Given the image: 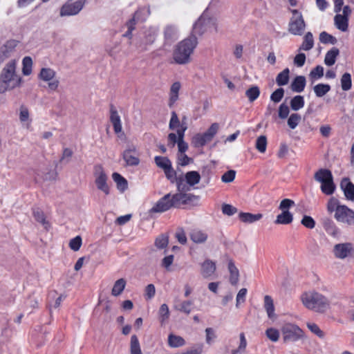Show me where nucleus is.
<instances>
[{
	"mask_svg": "<svg viewBox=\"0 0 354 354\" xmlns=\"http://www.w3.org/2000/svg\"><path fill=\"white\" fill-rule=\"evenodd\" d=\"M267 147V138L266 136H260L256 140L255 147L261 153H264Z\"/></svg>",
	"mask_w": 354,
	"mask_h": 354,
	"instance_id": "09e8293b",
	"label": "nucleus"
},
{
	"mask_svg": "<svg viewBox=\"0 0 354 354\" xmlns=\"http://www.w3.org/2000/svg\"><path fill=\"white\" fill-rule=\"evenodd\" d=\"M266 335L267 337L272 342H277L279 337V332L278 330L274 328H269L266 330Z\"/></svg>",
	"mask_w": 354,
	"mask_h": 354,
	"instance_id": "5fc2aeb1",
	"label": "nucleus"
},
{
	"mask_svg": "<svg viewBox=\"0 0 354 354\" xmlns=\"http://www.w3.org/2000/svg\"><path fill=\"white\" fill-rule=\"evenodd\" d=\"M334 23L335 27L342 32L348 30V17L343 16L340 14H337L334 17Z\"/></svg>",
	"mask_w": 354,
	"mask_h": 354,
	"instance_id": "aec40b11",
	"label": "nucleus"
},
{
	"mask_svg": "<svg viewBox=\"0 0 354 354\" xmlns=\"http://www.w3.org/2000/svg\"><path fill=\"white\" fill-rule=\"evenodd\" d=\"M136 149L134 147L132 149H126L122 154L123 159L129 166H136L139 164L140 160L135 156Z\"/></svg>",
	"mask_w": 354,
	"mask_h": 354,
	"instance_id": "a211bd4d",
	"label": "nucleus"
},
{
	"mask_svg": "<svg viewBox=\"0 0 354 354\" xmlns=\"http://www.w3.org/2000/svg\"><path fill=\"white\" fill-rule=\"evenodd\" d=\"M158 315L160 324L161 325H163L165 322L168 319L169 317V307L166 304H163L160 306Z\"/></svg>",
	"mask_w": 354,
	"mask_h": 354,
	"instance_id": "c03bdc74",
	"label": "nucleus"
},
{
	"mask_svg": "<svg viewBox=\"0 0 354 354\" xmlns=\"http://www.w3.org/2000/svg\"><path fill=\"white\" fill-rule=\"evenodd\" d=\"M290 79V70L286 68L283 71L279 73L276 77V82L278 86H285L286 85Z\"/></svg>",
	"mask_w": 354,
	"mask_h": 354,
	"instance_id": "72a5a7b5",
	"label": "nucleus"
},
{
	"mask_svg": "<svg viewBox=\"0 0 354 354\" xmlns=\"http://www.w3.org/2000/svg\"><path fill=\"white\" fill-rule=\"evenodd\" d=\"M295 205V202L289 198L282 200L279 204V209L281 211H288V209Z\"/></svg>",
	"mask_w": 354,
	"mask_h": 354,
	"instance_id": "69168bd1",
	"label": "nucleus"
},
{
	"mask_svg": "<svg viewBox=\"0 0 354 354\" xmlns=\"http://www.w3.org/2000/svg\"><path fill=\"white\" fill-rule=\"evenodd\" d=\"M304 104L305 102L304 96L299 95L293 97L290 102V108L295 111L302 109L304 106Z\"/></svg>",
	"mask_w": 354,
	"mask_h": 354,
	"instance_id": "473e14b6",
	"label": "nucleus"
},
{
	"mask_svg": "<svg viewBox=\"0 0 354 354\" xmlns=\"http://www.w3.org/2000/svg\"><path fill=\"white\" fill-rule=\"evenodd\" d=\"M301 223L308 229H313L315 226V220L311 216L307 215L303 216Z\"/></svg>",
	"mask_w": 354,
	"mask_h": 354,
	"instance_id": "bf43d9fd",
	"label": "nucleus"
},
{
	"mask_svg": "<svg viewBox=\"0 0 354 354\" xmlns=\"http://www.w3.org/2000/svg\"><path fill=\"white\" fill-rule=\"evenodd\" d=\"M16 64L9 62L2 69L0 75V93H4L20 86L21 77L16 74Z\"/></svg>",
	"mask_w": 354,
	"mask_h": 354,
	"instance_id": "f03ea898",
	"label": "nucleus"
},
{
	"mask_svg": "<svg viewBox=\"0 0 354 354\" xmlns=\"http://www.w3.org/2000/svg\"><path fill=\"white\" fill-rule=\"evenodd\" d=\"M164 172L167 178L171 182V183H174L176 180L177 176L176 171L173 169L172 165L165 170Z\"/></svg>",
	"mask_w": 354,
	"mask_h": 354,
	"instance_id": "0e129e2a",
	"label": "nucleus"
},
{
	"mask_svg": "<svg viewBox=\"0 0 354 354\" xmlns=\"http://www.w3.org/2000/svg\"><path fill=\"white\" fill-rule=\"evenodd\" d=\"M222 212L225 215L232 216L237 212V209L231 205L224 204L222 205Z\"/></svg>",
	"mask_w": 354,
	"mask_h": 354,
	"instance_id": "774afa93",
	"label": "nucleus"
},
{
	"mask_svg": "<svg viewBox=\"0 0 354 354\" xmlns=\"http://www.w3.org/2000/svg\"><path fill=\"white\" fill-rule=\"evenodd\" d=\"M172 207H175L173 196L171 194H167L160 198L149 209V214L163 213L169 210Z\"/></svg>",
	"mask_w": 354,
	"mask_h": 354,
	"instance_id": "423d86ee",
	"label": "nucleus"
},
{
	"mask_svg": "<svg viewBox=\"0 0 354 354\" xmlns=\"http://www.w3.org/2000/svg\"><path fill=\"white\" fill-rule=\"evenodd\" d=\"M324 76V67L318 65L315 67L309 74L310 79L313 82L315 80H319Z\"/></svg>",
	"mask_w": 354,
	"mask_h": 354,
	"instance_id": "49530a36",
	"label": "nucleus"
},
{
	"mask_svg": "<svg viewBox=\"0 0 354 354\" xmlns=\"http://www.w3.org/2000/svg\"><path fill=\"white\" fill-rule=\"evenodd\" d=\"M264 308L270 319H273L276 318L274 301L272 297L269 295H266L264 297Z\"/></svg>",
	"mask_w": 354,
	"mask_h": 354,
	"instance_id": "b1692460",
	"label": "nucleus"
},
{
	"mask_svg": "<svg viewBox=\"0 0 354 354\" xmlns=\"http://www.w3.org/2000/svg\"><path fill=\"white\" fill-rule=\"evenodd\" d=\"M216 268L215 263L209 259H207L201 264V274L203 278L212 279Z\"/></svg>",
	"mask_w": 354,
	"mask_h": 354,
	"instance_id": "4468645a",
	"label": "nucleus"
},
{
	"mask_svg": "<svg viewBox=\"0 0 354 354\" xmlns=\"http://www.w3.org/2000/svg\"><path fill=\"white\" fill-rule=\"evenodd\" d=\"M198 44L196 36L191 34L175 46L173 58L176 64H185L189 62L190 55Z\"/></svg>",
	"mask_w": 354,
	"mask_h": 354,
	"instance_id": "f257e3e1",
	"label": "nucleus"
},
{
	"mask_svg": "<svg viewBox=\"0 0 354 354\" xmlns=\"http://www.w3.org/2000/svg\"><path fill=\"white\" fill-rule=\"evenodd\" d=\"M319 41L321 43L326 44H335L337 41L336 37L328 34V32L323 31L319 34Z\"/></svg>",
	"mask_w": 354,
	"mask_h": 354,
	"instance_id": "de8ad7c7",
	"label": "nucleus"
},
{
	"mask_svg": "<svg viewBox=\"0 0 354 354\" xmlns=\"http://www.w3.org/2000/svg\"><path fill=\"white\" fill-rule=\"evenodd\" d=\"M301 117L299 113H292L288 119V125L291 129H295L299 122Z\"/></svg>",
	"mask_w": 354,
	"mask_h": 354,
	"instance_id": "3c124183",
	"label": "nucleus"
},
{
	"mask_svg": "<svg viewBox=\"0 0 354 354\" xmlns=\"http://www.w3.org/2000/svg\"><path fill=\"white\" fill-rule=\"evenodd\" d=\"M182 192H183L172 195L175 203V207H179L181 204L187 205L194 200L198 199V196L192 194H186Z\"/></svg>",
	"mask_w": 354,
	"mask_h": 354,
	"instance_id": "f8f14e48",
	"label": "nucleus"
},
{
	"mask_svg": "<svg viewBox=\"0 0 354 354\" xmlns=\"http://www.w3.org/2000/svg\"><path fill=\"white\" fill-rule=\"evenodd\" d=\"M55 76V71L50 68H42L39 75V78L46 82L52 80Z\"/></svg>",
	"mask_w": 354,
	"mask_h": 354,
	"instance_id": "ea45409f",
	"label": "nucleus"
},
{
	"mask_svg": "<svg viewBox=\"0 0 354 354\" xmlns=\"http://www.w3.org/2000/svg\"><path fill=\"white\" fill-rule=\"evenodd\" d=\"M82 245V238L77 236L72 239L69 242V247L73 251H78Z\"/></svg>",
	"mask_w": 354,
	"mask_h": 354,
	"instance_id": "052dcab7",
	"label": "nucleus"
},
{
	"mask_svg": "<svg viewBox=\"0 0 354 354\" xmlns=\"http://www.w3.org/2000/svg\"><path fill=\"white\" fill-rule=\"evenodd\" d=\"M335 189V185L333 182V177L329 178L327 182L324 183L321 185L322 192L326 195H331L333 194Z\"/></svg>",
	"mask_w": 354,
	"mask_h": 354,
	"instance_id": "e433bc0d",
	"label": "nucleus"
},
{
	"mask_svg": "<svg viewBox=\"0 0 354 354\" xmlns=\"http://www.w3.org/2000/svg\"><path fill=\"white\" fill-rule=\"evenodd\" d=\"M192 144L194 147L198 148L203 147L206 143L204 141L201 133H197L193 137Z\"/></svg>",
	"mask_w": 354,
	"mask_h": 354,
	"instance_id": "680f3d73",
	"label": "nucleus"
},
{
	"mask_svg": "<svg viewBox=\"0 0 354 354\" xmlns=\"http://www.w3.org/2000/svg\"><path fill=\"white\" fill-rule=\"evenodd\" d=\"M235 176L236 171L234 170H229L221 176V180L225 183H231L234 180Z\"/></svg>",
	"mask_w": 354,
	"mask_h": 354,
	"instance_id": "e2e57ef3",
	"label": "nucleus"
},
{
	"mask_svg": "<svg viewBox=\"0 0 354 354\" xmlns=\"http://www.w3.org/2000/svg\"><path fill=\"white\" fill-rule=\"evenodd\" d=\"M333 177L332 172L328 169H320L314 175L315 180L320 183L321 185L327 182L330 178H332Z\"/></svg>",
	"mask_w": 354,
	"mask_h": 354,
	"instance_id": "412c9836",
	"label": "nucleus"
},
{
	"mask_svg": "<svg viewBox=\"0 0 354 354\" xmlns=\"http://www.w3.org/2000/svg\"><path fill=\"white\" fill-rule=\"evenodd\" d=\"M290 113L289 107L285 103L280 104L279 107V117L281 119H286Z\"/></svg>",
	"mask_w": 354,
	"mask_h": 354,
	"instance_id": "338daca9",
	"label": "nucleus"
},
{
	"mask_svg": "<svg viewBox=\"0 0 354 354\" xmlns=\"http://www.w3.org/2000/svg\"><path fill=\"white\" fill-rule=\"evenodd\" d=\"M323 227L329 235L333 237H337L339 236V230L332 220L329 218L324 219L323 221Z\"/></svg>",
	"mask_w": 354,
	"mask_h": 354,
	"instance_id": "6ab92c4d",
	"label": "nucleus"
},
{
	"mask_svg": "<svg viewBox=\"0 0 354 354\" xmlns=\"http://www.w3.org/2000/svg\"><path fill=\"white\" fill-rule=\"evenodd\" d=\"M335 219L348 225H354V211L346 205L340 206L334 215Z\"/></svg>",
	"mask_w": 354,
	"mask_h": 354,
	"instance_id": "6e6552de",
	"label": "nucleus"
},
{
	"mask_svg": "<svg viewBox=\"0 0 354 354\" xmlns=\"http://www.w3.org/2000/svg\"><path fill=\"white\" fill-rule=\"evenodd\" d=\"M330 90V86L327 84H318L313 87V91L317 97H322Z\"/></svg>",
	"mask_w": 354,
	"mask_h": 354,
	"instance_id": "c9c22d12",
	"label": "nucleus"
},
{
	"mask_svg": "<svg viewBox=\"0 0 354 354\" xmlns=\"http://www.w3.org/2000/svg\"><path fill=\"white\" fill-rule=\"evenodd\" d=\"M314 46V39L312 32H308L303 38V42L300 46L299 50L308 51Z\"/></svg>",
	"mask_w": 354,
	"mask_h": 354,
	"instance_id": "393cba45",
	"label": "nucleus"
},
{
	"mask_svg": "<svg viewBox=\"0 0 354 354\" xmlns=\"http://www.w3.org/2000/svg\"><path fill=\"white\" fill-rule=\"evenodd\" d=\"M191 240L196 243H203L207 239V234L199 230H193L189 234Z\"/></svg>",
	"mask_w": 354,
	"mask_h": 354,
	"instance_id": "a878e982",
	"label": "nucleus"
},
{
	"mask_svg": "<svg viewBox=\"0 0 354 354\" xmlns=\"http://www.w3.org/2000/svg\"><path fill=\"white\" fill-rule=\"evenodd\" d=\"M301 299L306 308L316 312L324 313L329 308L328 300L316 292L305 293L302 295Z\"/></svg>",
	"mask_w": 354,
	"mask_h": 354,
	"instance_id": "7ed1b4c3",
	"label": "nucleus"
},
{
	"mask_svg": "<svg viewBox=\"0 0 354 354\" xmlns=\"http://www.w3.org/2000/svg\"><path fill=\"white\" fill-rule=\"evenodd\" d=\"M212 27H214V28L216 30L214 19L207 17L204 14H203L197 20V21L194 24L191 34H193L195 36L196 35H202Z\"/></svg>",
	"mask_w": 354,
	"mask_h": 354,
	"instance_id": "39448f33",
	"label": "nucleus"
},
{
	"mask_svg": "<svg viewBox=\"0 0 354 354\" xmlns=\"http://www.w3.org/2000/svg\"><path fill=\"white\" fill-rule=\"evenodd\" d=\"M180 88V84L178 82H174L170 89L171 92V98L170 100L173 102H175L178 99V95L179 90Z\"/></svg>",
	"mask_w": 354,
	"mask_h": 354,
	"instance_id": "4d7b16f0",
	"label": "nucleus"
},
{
	"mask_svg": "<svg viewBox=\"0 0 354 354\" xmlns=\"http://www.w3.org/2000/svg\"><path fill=\"white\" fill-rule=\"evenodd\" d=\"M228 270L230 272V282L235 286L238 283L239 279V271L234 265L233 261L230 260L228 263Z\"/></svg>",
	"mask_w": 354,
	"mask_h": 354,
	"instance_id": "5701e85b",
	"label": "nucleus"
},
{
	"mask_svg": "<svg viewBox=\"0 0 354 354\" xmlns=\"http://www.w3.org/2000/svg\"><path fill=\"white\" fill-rule=\"evenodd\" d=\"M340 187L346 199L352 201H354V184L350 181L349 178H343L341 181Z\"/></svg>",
	"mask_w": 354,
	"mask_h": 354,
	"instance_id": "2eb2a0df",
	"label": "nucleus"
},
{
	"mask_svg": "<svg viewBox=\"0 0 354 354\" xmlns=\"http://www.w3.org/2000/svg\"><path fill=\"white\" fill-rule=\"evenodd\" d=\"M110 121L113 124L115 133H120L122 131L120 117L113 104L110 105Z\"/></svg>",
	"mask_w": 354,
	"mask_h": 354,
	"instance_id": "dca6fc26",
	"label": "nucleus"
},
{
	"mask_svg": "<svg viewBox=\"0 0 354 354\" xmlns=\"http://www.w3.org/2000/svg\"><path fill=\"white\" fill-rule=\"evenodd\" d=\"M95 170L96 175L95 183L97 188L104 192L106 195H109L110 190L107 185L108 177L105 174L102 167L101 165L95 166Z\"/></svg>",
	"mask_w": 354,
	"mask_h": 354,
	"instance_id": "1a4fd4ad",
	"label": "nucleus"
},
{
	"mask_svg": "<svg viewBox=\"0 0 354 354\" xmlns=\"http://www.w3.org/2000/svg\"><path fill=\"white\" fill-rule=\"evenodd\" d=\"M341 86L343 91H348L352 87L351 75L348 73H345L342 75L341 80Z\"/></svg>",
	"mask_w": 354,
	"mask_h": 354,
	"instance_id": "a19ab883",
	"label": "nucleus"
},
{
	"mask_svg": "<svg viewBox=\"0 0 354 354\" xmlns=\"http://www.w3.org/2000/svg\"><path fill=\"white\" fill-rule=\"evenodd\" d=\"M239 219L243 223H252L259 221L262 217V214H253L248 212H241L239 215Z\"/></svg>",
	"mask_w": 354,
	"mask_h": 354,
	"instance_id": "bb28decb",
	"label": "nucleus"
},
{
	"mask_svg": "<svg viewBox=\"0 0 354 354\" xmlns=\"http://www.w3.org/2000/svg\"><path fill=\"white\" fill-rule=\"evenodd\" d=\"M33 216L35 218V220L39 223H41L46 229L48 228V226L49 225L48 223L46 221L45 215L44 212L39 208L34 209L33 212Z\"/></svg>",
	"mask_w": 354,
	"mask_h": 354,
	"instance_id": "a18cd8bd",
	"label": "nucleus"
},
{
	"mask_svg": "<svg viewBox=\"0 0 354 354\" xmlns=\"http://www.w3.org/2000/svg\"><path fill=\"white\" fill-rule=\"evenodd\" d=\"M18 44V41L10 39L6 42L0 48V62H3L6 58L9 57L10 53L14 50Z\"/></svg>",
	"mask_w": 354,
	"mask_h": 354,
	"instance_id": "ddd939ff",
	"label": "nucleus"
},
{
	"mask_svg": "<svg viewBox=\"0 0 354 354\" xmlns=\"http://www.w3.org/2000/svg\"><path fill=\"white\" fill-rule=\"evenodd\" d=\"M260 95V89L257 86H252L245 91V95L250 102L256 100Z\"/></svg>",
	"mask_w": 354,
	"mask_h": 354,
	"instance_id": "4c0bfd02",
	"label": "nucleus"
},
{
	"mask_svg": "<svg viewBox=\"0 0 354 354\" xmlns=\"http://www.w3.org/2000/svg\"><path fill=\"white\" fill-rule=\"evenodd\" d=\"M306 85V77L303 75L296 76L292 81L290 88L295 93H301L304 91Z\"/></svg>",
	"mask_w": 354,
	"mask_h": 354,
	"instance_id": "f3484780",
	"label": "nucleus"
},
{
	"mask_svg": "<svg viewBox=\"0 0 354 354\" xmlns=\"http://www.w3.org/2000/svg\"><path fill=\"white\" fill-rule=\"evenodd\" d=\"M342 205H339V201L337 198L332 197L328 202L327 209L330 213L333 212H337V209Z\"/></svg>",
	"mask_w": 354,
	"mask_h": 354,
	"instance_id": "6e6d98bb",
	"label": "nucleus"
},
{
	"mask_svg": "<svg viewBox=\"0 0 354 354\" xmlns=\"http://www.w3.org/2000/svg\"><path fill=\"white\" fill-rule=\"evenodd\" d=\"M22 73L24 75H29L32 73V59L26 56L22 60Z\"/></svg>",
	"mask_w": 354,
	"mask_h": 354,
	"instance_id": "37998d69",
	"label": "nucleus"
},
{
	"mask_svg": "<svg viewBox=\"0 0 354 354\" xmlns=\"http://www.w3.org/2000/svg\"><path fill=\"white\" fill-rule=\"evenodd\" d=\"M126 286V281L121 278L118 279L112 288L111 294L113 296L117 297L122 294Z\"/></svg>",
	"mask_w": 354,
	"mask_h": 354,
	"instance_id": "f704fd0d",
	"label": "nucleus"
},
{
	"mask_svg": "<svg viewBox=\"0 0 354 354\" xmlns=\"http://www.w3.org/2000/svg\"><path fill=\"white\" fill-rule=\"evenodd\" d=\"M113 180L117 185V188L122 192H124L128 188L127 180L122 176L120 174L114 172L112 174Z\"/></svg>",
	"mask_w": 354,
	"mask_h": 354,
	"instance_id": "c756f323",
	"label": "nucleus"
},
{
	"mask_svg": "<svg viewBox=\"0 0 354 354\" xmlns=\"http://www.w3.org/2000/svg\"><path fill=\"white\" fill-rule=\"evenodd\" d=\"M185 344V339L178 335L169 334L168 336V345L171 348H178Z\"/></svg>",
	"mask_w": 354,
	"mask_h": 354,
	"instance_id": "2f4dec72",
	"label": "nucleus"
},
{
	"mask_svg": "<svg viewBox=\"0 0 354 354\" xmlns=\"http://www.w3.org/2000/svg\"><path fill=\"white\" fill-rule=\"evenodd\" d=\"M131 353L142 354L140 343L136 335H132L131 337Z\"/></svg>",
	"mask_w": 354,
	"mask_h": 354,
	"instance_id": "8fccbe9b",
	"label": "nucleus"
},
{
	"mask_svg": "<svg viewBox=\"0 0 354 354\" xmlns=\"http://www.w3.org/2000/svg\"><path fill=\"white\" fill-rule=\"evenodd\" d=\"M164 37L167 42H173L178 38L177 28L174 25H168L164 30Z\"/></svg>",
	"mask_w": 354,
	"mask_h": 354,
	"instance_id": "4be33fe9",
	"label": "nucleus"
},
{
	"mask_svg": "<svg viewBox=\"0 0 354 354\" xmlns=\"http://www.w3.org/2000/svg\"><path fill=\"white\" fill-rule=\"evenodd\" d=\"M284 96V89L283 88H279L276 89L270 95V100L274 102H279Z\"/></svg>",
	"mask_w": 354,
	"mask_h": 354,
	"instance_id": "864d4df0",
	"label": "nucleus"
},
{
	"mask_svg": "<svg viewBox=\"0 0 354 354\" xmlns=\"http://www.w3.org/2000/svg\"><path fill=\"white\" fill-rule=\"evenodd\" d=\"M156 165L163 169L166 170L168 167L171 166V162L167 157L165 156H156L154 158Z\"/></svg>",
	"mask_w": 354,
	"mask_h": 354,
	"instance_id": "58836bf2",
	"label": "nucleus"
},
{
	"mask_svg": "<svg viewBox=\"0 0 354 354\" xmlns=\"http://www.w3.org/2000/svg\"><path fill=\"white\" fill-rule=\"evenodd\" d=\"M86 0H71L64 4L60 10V16H71L78 14L83 8Z\"/></svg>",
	"mask_w": 354,
	"mask_h": 354,
	"instance_id": "0eeeda50",
	"label": "nucleus"
},
{
	"mask_svg": "<svg viewBox=\"0 0 354 354\" xmlns=\"http://www.w3.org/2000/svg\"><path fill=\"white\" fill-rule=\"evenodd\" d=\"M292 220L293 216L289 211H282V212L277 216L274 223L288 225L291 223Z\"/></svg>",
	"mask_w": 354,
	"mask_h": 354,
	"instance_id": "cd10ccee",
	"label": "nucleus"
},
{
	"mask_svg": "<svg viewBox=\"0 0 354 354\" xmlns=\"http://www.w3.org/2000/svg\"><path fill=\"white\" fill-rule=\"evenodd\" d=\"M178 127H180V120L176 113L175 111H172L171 117L169 124V128L171 130H174Z\"/></svg>",
	"mask_w": 354,
	"mask_h": 354,
	"instance_id": "13d9d810",
	"label": "nucleus"
},
{
	"mask_svg": "<svg viewBox=\"0 0 354 354\" xmlns=\"http://www.w3.org/2000/svg\"><path fill=\"white\" fill-rule=\"evenodd\" d=\"M185 178L189 186H194L200 182L201 175L198 171H191L185 174Z\"/></svg>",
	"mask_w": 354,
	"mask_h": 354,
	"instance_id": "7c9ffc66",
	"label": "nucleus"
},
{
	"mask_svg": "<svg viewBox=\"0 0 354 354\" xmlns=\"http://www.w3.org/2000/svg\"><path fill=\"white\" fill-rule=\"evenodd\" d=\"M351 250V243H337L334 246L333 254L336 258L343 259L348 256Z\"/></svg>",
	"mask_w": 354,
	"mask_h": 354,
	"instance_id": "9b49d317",
	"label": "nucleus"
},
{
	"mask_svg": "<svg viewBox=\"0 0 354 354\" xmlns=\"http://www.w3.org/2000/svg\"><path fill=\"white\" fill-rule=\"evenodd\" d=\"M193 302L191 301H184L175 305V309L189 315L192 311V306Z\"/></svg>",
	"mask_w": 354,
	"mask_h": 354,
	"instance_id": "79ce46f5",
	"label": "nucleus"
},
{
	"mask_svg": "<svg viewBox=\"0 0 354 354\" xmlns=\"http://www.w3.org/2000/svg\"><path fill=\"white\" fill-rule=\"evenodd\" d=\"M305 28L306 23L303 17H296V16H292L290 18L288 24V31L290 33L294 35H301Z\"/></svg>",
	"mask_w": 354,
	"mask_h": 354,
	"instance_id": "9d476101",
	"label": "nucleus"
},
{
	"mask_svg": "<svg viewBox=\"0 0 354 354\" xmlns=\"http://www.w3.org/2000/svg\"><path fill=\"white\" fill-rule=\"evenodd\" d=\"M283 340L284 342H292L299 339L303 335V331L297 326L292 324H286L281 328Z\"/></svg>",
	"mask_w": 354,
	"mask_h": 354,
	"instance_id": "20e7f679",
	"label": "nucleus"
},
{
	"mask_svg": "<svg viewBox=\"0 0 354 354\" xmlns=\"http://www.w3.org/2000/svg\"><path fill=\"white\" fill-rule=\"evenodd\" d=\"M169 243L168 236L165 234H160L155 241V245L158 249H163L166 248Z\"/></svg>",
	"mask_w": 354,
	"mask_h": 354,
	"instance_id": "603ef678",
	"label": "nucleus"
},
{
	"mask_svg": "<svg viewBox=\"0 0 354 354\" xmlns=\"http://www.w3.org/2000/svg\"><path fill=\"white\" fill-rule=\"evenodd\" d=\"M339 50L338 48L333 47L328 50L324 58V63L326 65L330 66L335 63L336 57L339 55Z\"/></svg>",
	"mask_w": 354,
	"mask_h": 354,
	"instance_id": "c85d7f7f",
	"label": "nucleus"
}]
</instances>
